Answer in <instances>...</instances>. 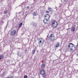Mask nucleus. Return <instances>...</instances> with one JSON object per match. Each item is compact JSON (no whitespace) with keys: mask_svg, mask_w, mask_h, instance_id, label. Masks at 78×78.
Segmentation results:
<instances>
[{"mask_svg":"<svg viewBox=\"0 0 78 78\" xmlns=\"http://www.w3.org/2000/svg\"><path fill=\"white\" fill-rule=\"evenodd\" d=\"M5 28H7V25H6V26H5Z\"/></svg>","mask_w":78,"mask_h":78,"instance_id":"29","label":"nucleus"},{"mask_svg":"<svg viewBox=\"0 0 78 78\" xmlns=\"http://www.w3.org/2000/svg\"><path fill=\"white\" fill-rule=\"evenodd\" d=\"M48 39L51 41H54V40L55 39V36H54V35L52 34H51L49 37Z\"/></svg>","mask_w":78,"mask_h":78,"instance_id":"4","label":"nucleus"},{"mask_svg":"<svg viewBox=\"0 0 78 78\" xmlns=\"http://www.w3.org/2000/svg\"><path fill=\"white\" fill-rule=\"evenodd\" d=\"M63 2H66V0H63Z\"/></svg>","mask_w":78,"mask_h":78,"instance_id":"28","label":"nucleus"},{"mask_svg":"<svg viewBox=\"0 0 78 78\" xmlns=\"http://www.w3.org/2000/svg\"><path fill=\"white\" fill-rule=\"evenodd\" d=\"M45 15H46L44 16V17H45V18H47V19H50V15L48 14H45Z\"/></svg>","mask_w":78,"mask_h":78,"instance_id":"7","label":"nucleus"},{"mask_svg":"<svg viewBox=\"0 0 78 78\" xmlns=\"http://www.w3.org/2000/svg\"><path fill=\"white\" fill-rule=\"evenodd\" d=\"M4 57V56L3 55H2L0 56V59H2Z\"/></svg>","mask_w":78,"mask_h":78,"instance_id":"20","label":"nucleus"},{"mask_svg":"<svg viewBox=\"0 0 78 78\" xmlns=\"http://www.w3.org/2000/svg\"><path fill=\"white\" fill-rule=\"evenodd\" d=\"M20 6H21V7L23 8V7H24V6H25V4H24V3H22L21 4Z\"/></svg>","mask_w":78,"mask_h":78,"instance_id":"17","label":"nucleus"},{"mask_svg":"<svg viewBox=\"0 0 78 78\" xmlns=\"http://www.w3.org/2000/svg\"><path fill=\"white\" fill-rule=\"evenodd\" d=\"M43 22L44 24H48L50 23V21L48 19H47V18H45V19L43 20Z\"/></svg>","mask_w":78,"mask_h":78,"instance_id":"5","label":"nucleus"},{"mask_svg":"<svg viewBox=\"0 0 78 78\" xmlns=\"http://www.w3.org/2000/svg\"><path fill=\"white\" fill-rule=\"evenodd\" d=\"M4 13L5 14H8V10H6L4 11Z\"/></svg>","mask_w":78,"mask_h":78,"instance_id":"18","label":"nucleus"},{"mask_svg":"<svg viewBox=\"0 0 78 78\" xmlns=\"http://www.w3.org/2000/svg\"><path fill=\"white\" fill-rule=\"evenodd\" d=\"M17 55L20 56V57H22V53L20 52H17Z\"/></svg>","mask_w":78,"mask_h":78,"instance_id":"11","label":"nucleus"},{"mask_svg":"<svg viewBox=\"0 0 78 78\" xmlns=\"http://www.w3.org/2000/svg\"><path fill=\"white\" fill-rule=\"evenodd\" d=\"M34 22H31V23H30V25H33V24H34Z\"/></svg>","mask_w":78,"mask_h":78,"instance_id":"22","label":"nucleus"},{"mask_svg":"<svg viewBox=\"0 0 78 78\" xmlns=\"http://www.w3.org/2000/svg\"><path fill=\"white\" fill-rule=\"evenodd\" d=\"M45 64H44V63H43L42 65H41V68H42V69H44V68H45Z\"/></svg>","mask_w":78,"mask_h":78,"instance_id":"13","label":"nucleus"},{"mask_svg":"<svg viewBox=\"0 0 78 78\" xmlns=\"http://www.w3.org/2000/svg\"><path fill=\"white\" fill-rule=\"evenodd\" d=\"M40 41H41V43H42V44H44V40H43V39H41V40H40Z\"/></svg>","mask_w":78,"mask_h":78,"instance_id":"16","label":"nucleus"},{"mask_svg":"<svg viewBox=\"0 0 78 78\" xmlns=\"http://www.w3.org/2000/svg\"><path fill=\"white\" fill-rule=\"evenodd\" d=\"M78 43L77 44V47L78 46Z\"/></svg>","mask_w":78,"mask_h":78,"instance_id":"31","label":"nucleus"},{"mask_svg":"<svg viewBox=\"0 0 78 78\" xmlns=\"http://www.w3.org/2000/svg\"><path fill=\"white\" fill-rule=\"evenodd\" d=\"M60 46V43L59 42H57L56 43V45H55V47H58Z\"/></svg>","mask_w":78,"mask_h":78,"instance_id":"8","label":"nucleus"},{"mask_svg":"<svg viewBox=\"0 0 78 78\" xmlns=\"http://www.w3.org/2000/svg\"><path fill=\"white\" fill-rule=\"evenodd\" d=\"M40 73L41 75H42V76L44 78H47L46 77V74H45V72L44 70L42 69L40 71Z\"/></svg>","mask_w":78,"mask_h":78,"instance_id":"3","label":"nucleus"},{"mask_svg":"<svg viewBox=\"0 0 78 78\" xmlns=\"http://www.w3.org/2000/svg\"><path fill=\"white\" fill-rule=\"evenodd\" d=\"M58 22L55 20H54L52 22L51 26L52 28H56L58 26Z\"/></svg>","mask_w":78,"mask_h":78,"instance_id":"2","label":"nucleus"},{"mask_svg":"<svg viewBox=\"0 0 78 78\" xmlns=\"http://www.w3.org/2000/svg\"><path fill=\"white\" fill-rule=\"evenodd\" d=\"M7 78H12V76L10 77H8Z\"/></svg>","mask_w":78,"mask_h":78,"instance_id":"25","label":"nucleus"},{"mask_svg":"<svg viewBox=\"0 0 78 78\" xmlns=\"http://www.w3.org/2000/svg\"><path fill=\"white\" fill-rule=\"evenodd\" d=\"M33 19H35V17L34 16H33Z\"/></svg>","mask_w":78,"mask_h":78,"instance_id":"27","label":"nucleus"},{"mask_svg":"<svg viewBox=\"0 0 78 78\" xmlns=\"http://www.w3.org/2000/svg\"><path fill=\"white\" fill-rule=\"evenodd\" d=\"M75 30V27H72L71 31L72 32H74V31Z\"/></svg>","mask_w":78,"mask_h":78,"instance_id":"10","label":"nucleus"},{"mask_svg":"<svg viewBox=\"0 0 78 78\" xmlns=\"http://www.w3.org/2000/svg\"><path fill=\"white\" fill-rule=\"evenodd\" d=\"M38 44L40 46H41V45H42L44 44H42V41H39L38 42Z\"/></svg>","mask_w":78,"mask_h":78,"instance_id":"12","label":"nucleus"},{"mask_svg":"<svg viewBox=\"0 0 78 78\" xmlns=\"http://www.w3.org/2000/svg\"><path fill=\"white\" fill-rule=\"evenodd\" d=\"M23 24V23H20L19 24V28H20L21 27H22V25Z\"/></svg>","mask_w":78,"mask_h":78,"instance_id":"14","label":"nucleus"},{"mask_svg":"<svg viewBox=\"0 0 78 78\" xmlns=\"http://www.w3.org/2000/svg\"><path fill=\"white\" fill-rule=\"evenodd\" d=\"M73 45V46H72ZM68 49L69 51H73V50L75 49V47L74 46V44L72 43H69L68 45Z\"/></svg>","mask_w":78,"mask_h":78,"instance_id":"1","label":"nucleus"},{"mask_svg":"<svg viewBox=\"0 0 78 78\" xmlns=\"http://www.w3.org/2000/svg\"><path fill=\"white\" fill-rule=\"evenodd\" d=\"M16 31L15 30H13L10 33V35L11 36H14L15 34H16Z\"/></svg>","mask_w":78,"mask_h":78,"instance_id":"6","label":"nucleus"},{"mask_svg":"<svg viewBox=\"0 0 78 78\" xmlns=\"http://www.w3.org/2000/svg\"><path fill=\"white\" fill-rule=\"evenodd\" d=\"M48 9L49 12H51V11H52V9L50 7H49L48 8Z\"/></svg>","mask_w":78,"mask_h":78,"instance_id":"15","label":"nucleus"},{"mask_svg":"<svg viewBox=\"0 0 78 78\" xmlns=\"http://www.w3.org/2000/svg\"><path fill=\"white\" fill-rule=\"evenodd\" d=\"M25 51H27L26 50H25Z\"/></svg>","mask_w":78,"mask_h":78,"instance_id":"33","label":"nucleus"},{"mask_svg":"<svg viewBox=\"0 0 78 78\" xmlns=\"http://www.w3.org/2000/svg\"><path fill=\"white\" fill-rule=\"evenodd\" d=\"M34 53H35V50H34L32 51V55H33Z\"/></svg>","mask_w":78,"mask_h":78,"instance_id":"21","label":"nucleus"},{"mask_svg":"<svg viewBox=\"0 0 78 78\" xmlns=\"http://www.w3.org/2000/svg\"><path fill=\"white\" fill-rule=\"evenodd\" d=\"M77 56H78V53H77Z\"/></svg>","mask_w":78,"mask_h":78,"instance_id":"30","label":"nucleus"},{"mask_svg":"<svg viewBox=\"0 0 78 78\" xmlns=\"http://www.w3.org/2000/svg\"><path fill=\"white\" fill-rule=\"evenodd\" d=\"M24 78H28V76H24Z\"/></svg>","mask_w":78,"mask_h":78,"instance_id":"23","label":"nucleus"},{"mask_svg":"<svg viewBox=\"0 0 78 78\" xmlns=\"http://www.w3.org/2000/svg\"><path fill=\"white\" fill-rule=\"evenodd\" d=\"M46 12L47 14H48V13H49V11H46Z\"/></svg>","mask_w":78,"mask_h":78,"instance_id":"24","label":"nucleus"},{"mask_svg":"<svg viewBox=\"0 0 78 78\" xmlns=\"http://www.w3.org/2000/svg\"><path fill=\"white\" fill-rule=\"evenodd\" d=\"M33 14L34 16H37V15H38V13H37V12L35 11L33 12Z\"/></svg>","mask_w":78,"mask_h":78,"instance_id":"9","label":"nucleus"},{"mask_svg":"<svg viewBox=\"0 0 78 78\" xmlns=\"http://www.w3.org/2000/svg\"><path fill=\"white\" fill-rule=\"evenodd\" d=\"M38 40V39H39V38H37V39Z\"/></svg>","mask_w":78,"mask_h":78,"instance_id":"32","label":"nucleus"},{"mask_svg":"<svg viewBox=\"0 0 78 78\" xmlns=\"http://www.w3.org/2000/svg\"><path fill=\"white\" fill-rule=\"evenodd\" d=\"M27 8H28V9H29V8H30V7H29V6H27Z\"/></svg>","mask_w":78,"mask_h":78,"instance_id":"26","label":"nucleus"},{"mask_svg":"<svg viewBox=\"0 0 78 78\" xmlns=\"http://www.w3.org/2000/svg\"><path fill=\"white\" fill-rule=\"evenodd\" d=\"M33 27H36V23H34L33 24Z\"/></svg>","mask_w":78,"mask_h":78,"instance_id":"19","label":"nucleus"}]
</instances>
